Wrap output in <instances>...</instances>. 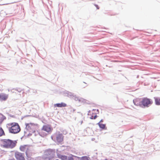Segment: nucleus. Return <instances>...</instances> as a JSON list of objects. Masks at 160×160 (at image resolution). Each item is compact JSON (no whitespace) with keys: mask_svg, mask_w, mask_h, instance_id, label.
<instances>
[{"mask_svg":"<svg viewBox=\"0 0 160 160\" xmlns=\"http://www.w3.org/2000/svg\"><path fill=\"white\" fill-rule=\"evenodd\" d=\"M103 122V120L102 119L100 122H101V123H102V122Z\"/></svg>","mask_w":160,"mask_h":160,"instance_id":"nucleus-25","label":"nucleus"},{"mask_svg":"<svg viewBox=\"0 0 160 160\" xmlns=\"http://www.w3.org/2000/svg\"><path fill=\"white\" fill-rule=\"evenodd\" d=\"M8 160H15V159L14 158H12Z\"/></svg>","mask_w":160,"mask_h":160,"instance_id":"nucleus-24","label":"nucleus"},{"mask_svg":"<svg viewBox=\"0 0 160 160\" xmlns=\"http://www.w3.org/2000/svg\"><path fill=\"white\" fill-rule=\"evenodd\" d=\"M7 127L8 128L10 132L15 134L19 132L21 130L20 127L18 123L11 122L6 125Z\"/></svg>","mask_w":160,"mask_h":160,"instance_id":"nucleus-2","label":"nucleus"},{"mask_svg":"<svg viewBox=\"0 0 160 160\" xmlns=\"http://www.w3.org/2000/svg\"><path fill=\"white\" fill-rule=\"evenodd\" d=\"M26 128L30 132H35L37 129L38 125L32 123H26Z\"/></svg>","mask_w":160,"mask_h":160,"instance_id":"nucleus-5","label":"nucleus"},{"mask_svg":"<svg viewBox=\"0 0 160 160\" xmlns=\"http://www.w3.org/2000/svg\"><path fill=\"white\" fill-rule=\"evenodd\" d=\"M8 96L5 93H1L0 94V100L6 101L8 98Z\"/></svg>","mask_w":160,"mask_h":160,"instance_id":"nucleus-11","label":"nucleus"},{"mask_svg":"<svg viewBox=\"0 0 160 160\" xmlns=\"http://www.w3.org/2000/svg\"><path fill=\"white\" fill-rule=\"evenodd\" d=\"M2 85L0 84V91L1 90V89L2 88Z\"/></svg>","mask_w":160,"mask_h":160,"instance_id":"nucleus-22","label":"nucleus"},{"mask_svg":"<svg viewBox=\"0 0 160 160\" xmlns=\"http://www.w3.org/2000/svg\"><path fill=\"white\" fill-rule=\"evenodd\" d=\"M142 99L139 98H136L133 100V102L134 104L136 106H141L142 105Z\"/></svg>","mask_w":160,"mask_h":160,"instance_id":"nucleus-10","label":"nucleus"},{"mask_svg":"<svg viewBox=\"0 0 160 160\" xmlns=\"http://www.w3.org/2000/svg\"><path fill=\"white\" fill-rule=\"evenodd\" d=\"M88 116L89 118L91 119H95L97 117L95 113V110H93L90 111L88 114Z\"/></svg>","mask_w":160,"mask_h":160,"instance_id":"nucleus-8","label":"nucleus"},{"mask_svg":"<svg viewBox=\"0 0 160 160\" xmlns=\"http://www.w3.org/2000/svg\"><path fill=\"white\" fill-rule=\"evenodd\" d=\"M142 105L144 107H148L153 103L152 101L147 98H143L142 99Z\"/></svg>","mask_w":160,"mask_h":160,"instance_id":"nucleus-6","label":"nucleus"},{"mask_svg":"<svg viewBox=\"0 0 160 160\" xmlns=\"http://www.w3.org/2000/svg\"><path fill=\"white\" fill-rule=\"evenodd\" d=\"M63 138L62 134L59 133L56 135V140L58 142H61L63 141Z\"/></svg>","mask_w":160,"mask_h":160,"instance_id":"nucleus-9","label":"nucleus"},{"mask_svg":"<svg viewBox=\"0 0 160 160\" xmlns=\"http://www.w3.org/2000/svg\"><path fill=\"white\" fill-rule=\"evenodd\" d=\"M26 154L27 157L29 158L31 156V154L29 153V151L28 150H26Z\"/></svg>","mask_w":160,"mask_h":160,"instance_id":"nucleus-17","label":"nucleus"},{"mask_svg":"<svg viewBox=\"0 0 160 160\" xmlns=\"http://www.w3.org/2000/svg\"><path fill=\"white\" fill-rule=\"evenodd\" d=\"M94 5L98 9H99V8L97 5L95 4Z\"/></svg>","mask_w":160,"mask_h":160,"instance_id":"nucleus-21","label":"nucleus"},{"mask_svg":"<svg viewBox=\"0 0 160 160\" xmlns=\"http://www.w3.org/2000/svg\"><path fill=\"white\" fill-rule=\"evenodd\" d=\"M17 142L9 139H3L1 141V146L4 148L12 149L16 145Z\"/></svg>","mask_w":160,"mask_h":160,"instance_id":"nucleus-1","label":"nucleus"},{"mask_svg":"<svg viewBox=\"0 0 160 160\" xmlns=\"http://www.w3.org/2000/svg\"><path fill=\"white\" fill-rule=\"evenodd\" d=\"M16 90H15L14 89H12V90H11V92H12V93H16Z\"/></svg>","mask_w":160,"mask_h":160,"instance_id":"nucleus-20","label":"nucleus"},{"mask_svg":"<svg viewBox=\"0 0 160 160\" xmlns=\"http://www.w3.org/2000/svg\"><path fill=\"white\" fill-rule=\"evenodd\" d=\"M155 102V104L157 105H160V98L154 97Z\"/></svg>","mask_w":160,"mask_h":160,"instance_id":"nucleus-13","label":"nucleus"},{"mask_svg":"<svg viewBox=\"0 0 160 160\" xmlns=\"http://www.w3.org/2000/svg\"><path fill=\"white\" fill-rule=\"evenodd\" d=\"M98 124L101 128H102L103 129L105 128L106 127L105 124H103L102 123H101V122H99L98 123Z\"/></svg>","mask_w":160,"mask_h":160,"instance_id":"nucleus-14","label":"nucleus"},{"mask_svg":"<svg viewBox=\"0 0 160 160\" xmlns=\"http://www.w3.org/2000/svg\"><path fill=\"white\" fill-rule=\"evenodd\" d=\"M20 149L21 151L24 152L26 150V148L25 146H22L20 147Z\"/></svg>","mask_w":160,"mask_h":160,"instance_id":"nucleus-16","label":"nucleus"},{"mask_svg":"<svg viewBox=\"0 0 160 160\" xmlns=\"http://www.w3.org/2000/svg\"><path fill=\"white\" fill-rule=\"evenodd\" d=\"M60 158L62 160H66L67 159V157L62 156L60 157Z\"/></svg>","mask_w":160,"mask_h":160,"instance_id":"nucleus-19","label":"nucleus"},{"mask_svg":"<svg viewBox=\"0 0 160 160\" xmlns=\"http://www.w3.org/2000/svg\"><path fill=\"white\" fill-rule=\"evenodd\" d=\"M56 160H58V159H56Z\"/></svg>","mask_w":160,"mask_h":160,"instance_id":"nucleus-28","label":"nucleus"},{"mask_svg":"<svg viewBox=\"0 0 160 160\" xmlns=\"http://www.w3.org/2000/svg\"><path fill=\"white\" fill-rule=\"evenodd\" d=\"M82 121L81 124H82Z\"/></svg>","mask_w":160,"mask_h":160,"instance_id":"nucleus-27","label":"nucleus"},{"mask_svg":"<svg viewBox=\"0 0 160 160\" xmlns=\"http://www.w3.org/2000/svg\"><path fill=\"white\" fill-rule=\"evenodd\" d=\"M14 155L17 160H25L24 154L21 152H17L15 153Z\"/></svg>","mask_w":160,"mask_h":160,"instance_id":"nucleus-7","label":"nucleus"},{"mask_svg":"<svg viewBox=\"0 0 160 160\" xmlns=\"http://www.w3.org/2000/svg\"><path fill=\"white\" fill-rule=\"evenodd\" d=\"M52 130V128L51 125L48 124L45 125L42 127L39 132V134L42 137H44L51 133Z\"/></svg>","mask_w":160,"mask_h":160,"instance_id":"nucleus-3","label":"nucleus"},{"mask_svg":"<svg viewBox=\"0 0 160 160\" xmlns=\"http://www.w3.org/2000/svg\"><path fill=\"white\" fill-rule=\"evenodd\" d=\"M54 106L55 107H64L67 106V104L63 102H61L60 103H57L55 104L54 105Z\"/></svg>","mask_w":160,"mask_h":160,"instance_id":"nucleus-12","label":"nucleus"},{"mask_svg":"<svg viewBox=\"0 0 160 160\" xmlns=\"http://www.w3.org/2000/svg\"><path fill=\"white\" fill-rule=\"evenodd\" d=\"M80 160H89L87 156H84L82 157Z\"/></svg>","mask_w":160,"mask_h":160,"instance_id":"nucleus-18","label":"nucleus"},{"mask_svg":"<svg viewBox=\"0 0 160 160\" xmlns=\"http://www.w3.org/2000/svg\"><path fill=\"white\" fill-rule=\"evenodd\" d=\"M73 111L74 112L75 110H74V109H73Z\"/></svg>","mask_w":160,"mask_h":160,"instance_id":"nucleus-26","label":"nucleus"},{"mask_svg":"<svg viewBox=\"0 0 160 160\" xmlns=\"http://www.w3.org/2000/svg\"><path fill=\"white\" fill-rule=\"evenodd\" d=\"M5 135V133L3 129L0 128V137Z\"/></svg>","mask_w":160,"mask_h":160,"instance_id":"nucleus-15","label":"nucleus"},{"mask_svg":"<svg viewBox=\"0 0 160 160\" xmlns=\"http://www.w3.org/2000/svg\"><path fill=\"white\" fill-rule=\"evenodd\" d=\"M68 160H74V159L72 158H70Z\"/></svg>","mask_w":160,"mask_h":160,"instance_id":"nucleus-23","label":"nucleus"},{"mask_svg":"<svg viewBox=\"0 0 160 160\" xmlns=\"http://www.w3.org/2000/svg\"><path fill=\"white\" fill-rule=\"evenodd\" d=\"M55 156V152L53 151L48 150L46 151L44 155L45 160H51L53 159Z\"/></svg>","mask_w":160,"mask_h":160,"instance_id":"nucleus-4","label":"nucleus"}]
</instances>
